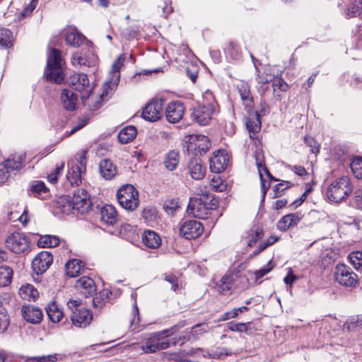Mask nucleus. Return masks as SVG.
Here are the masks:
<instances>
[{
  "mask_svg": "<svg viewBox=\"0 0 362 362\" xmlns=\"http://www.w3.org/2000/svg\"><path fill=\"white\" fill-rule=\"evenodd\" d=\"M92 206L90 195L83 188L74 190L73 196L62 197L57 202V208L63 214H69L73 210L81 214L86 213Z\"/></svg>",
  "mask_w": 362,
  "mask_h": 362,
  "instance_id": "f257e3e1",
  "label": "nucleus"
},
{
  "mask_svg": "<svg viewBox=\"0 0 362 362\" xmlns=\"http://www.w3.org/2000/svg\"><path fill=\"white\" fill-rule=\"evenodd\" d=\"M216 206L217 202L214 199L213 194L209 192H204L199 197L190 199L187 211L194 217L206 219Z\"/></svg>",
  "mask_w": 362,
  "mask_h": 362,
  "instance_id": "f03ea898",
  "label": "nucleus"
},
{
  "mask_svg": "<svg viewBox=\"0 0 362 362\" xmlns=\"http://www.w3.org/2000/svg\"><path fill=\"white\" fill-rule=\"evenodd\" d=\"M183 327L182 324H177L169 329L153 334L141 348L145 353H155L157 351L166 349L170 346L168 337L172 336Z\"/></svg>",
  "mask_w": 362,
  "mask_h": 362,
  "instance_id": "7ed1b4c3",
  "label": "nucleus"
},
{
  "mask_svg": "<svg viewBox=\"0 0 362 362\" xmlns=\"http://www.w3.org/2000/svg\"><path fill=\"white\" fill-rule=\"evenodd\" d=\"M88 151L83 149L68 161L69 170L66 179L71 185H79L86 173Z\"/></svg>",
  "mask_w": 362,
  "mask_h": 362,
  "instance_id": "20e7f679",
  "label": "nucleus"
},
{
  "mask_svg": "<svg viewBox=\"0 0 362 362\" xmlns=\"http://www.w3.org/2000/svg\"><path fill=\"white\" fill-rule=\"evenodd\" d=\"M351 191L349 178L343 176L332 182L327 189V196L330 202L339 203L348 197Z\"/></svg>",
  "mask_w": 362,
  "mask_h": 362,
  "instance_id": "39448f33",
  "label": "nucleus"
},
{
  "mask_svg": "<svg viewBox=\"0 0 362 362\" xmlns=\"http://www.w3.org/2000/svg\"><path fill=\"white\" fill-rule=\"evenodd\" d=\"M46 78L56 83H61L64 78L61 52L54 48L52 49L47 58Z\"/></svg>",
  "mask_w": 362,
  "mask_h": 362,
  "instance_id": "423d86ee",
  "label": "nucleus"
},
{
  "mask_svg": "<svg viewBox=\"0 0 362 362\" xmlns=\"http://www.w3.org/2000/svg\"><path fill=\"white\" fill-rule=\"evenodd\" d=\"M67 305L72 310L71 320L74 326L84 328L90 324L93 320V313L90 309L80 307L81 301L69 300Z\"/></svg>",
  "mask_w": 362,
  "mask_h": 362,
  "instance_id": "0eeeda50",
  "label": "nucleus"
},
{
  "mask_svg": "<svg viewBox=\"0 0 362 362\" xmlns=\"http://www.w3.org/2000/svg\"><path fill=\"white\" fill-rule=\"evenodd\" d=\"M119 205L127 211H134L139 204V193L132 185L122 186L117 192Z\"/></svg>",
  "mask_w": 362,
  "mask_h": 362,
  "instance_id": "6e6552de",
  "label": "nucleus"
},
{
  "mask_svg": "<svg viewBox=\"0 0 362 362\" xmlns=\"http://www.w3.org/2000/svg\"><path fill=\"white\" fill-rule=\"evenodd\" d=\"M124 57L119 55L112 66L111 79L107 81L103 87V91L100 95V100H106L109 95H111L116 89L120 78V69L123 66Z\"/></svg>",
  "mask_w": 362,
  "mask_h": 362,
  "instance_id": "1a4fd4ad",
  "label": "nucleus"
},
{
  "mask_svg": "<svg viewBox=\"0 0 362 362\" xmlns=\"http://www.w3.org/2000/svg\"><path fill=\"white\" fill-rule=\"evenodd\" d=\"M335 280L346 287H354L358 283V276L352 269L344 264H337L334 268Z\"/></svg>",
  "mask_w": 362,
  "mask_h": 362,
  "instance_id": "9d476101",
  "label": "nucleus"
},
{
  "mask_svg": "<svg viewBox=\"0 0 362 362\" xmlns=\"http://www.w3.org/2000/svg\"><path fill=\"white\" fill-rule=\"evenodd\" d=\"M68 83L74 90L81 93L82 100L89 98L93 88L86 74H75L69 78Z\"/></svg>",
  "mask_w": 362,
  "mask_h": 362,
  "instance_id": "9b49d317",
  "label": "nucleus"
},
{
  "mask_svg": "<svg viewBox=\"0 0 362 362\" xmlns=\"http://www.w3.org/2000/svg\"><path fill=\"white\" fill-rule=\"evenodd\" d=\"M6 245L13 252L21 254L29 250L30 240L24 233L15 232L7 238Z\"/></svg>",
  "mask_w": 362,
  "mask_h": 362,
  "instance_id": "f8f14e48",
  "label": "nucleus"
},
{
  "mask_svg": "<svg viewBox=\"0 0 362 362\" xmlns=\"http://www.w3.org/2000/svg\"><path fill=\"white\" fill-rule=\"evenodd\" d=\"M185 146L189 153L197 155L205 154L211 148L209 137H187Z\"/></svg>",
  "mask_w": 362,
  "mask_h": 362,
  "instance_id": "ddd939ff",
  "label": "nucleus"
},
{
  "mask_svg": "<svg viewBox=\"0 0 362 362\" xmlns=\"http://www.w3.org/2000/svg\"><path fill=\"white\" fill-rule=\"evenodd\" d=\"M218 112V107L200 105L194 109L192 118L200 125H206Z\"/></svg>",
  "mask_w": 362,
  "mask_h": 362,
  "instance_id": "4468645a",
  "label": "nucleus"
},
{
  "mask_svg": "<svg viewBox=\"0 0 362 362\" xmlns=\"http://www.w3.org/2000/svg\"><path fill=\"white\" fill-rule=\"evenodd\" d=\"M203 231V225L197 220H187L180 227V235L187 240L199 238Z\"/></svg>",
  "mask_w": 362,
  "mask_h": 362,
  "instance_id": "2eb2a0df",
  "label": "nucleus"
},
{
  "mask_svg": "<svg viewBox=\"0 0 362 362\" xmlns=\"http://www.w3.org/2000/svg\"><path fill=\"white\" fill-rule=\"evenodd\" d=\"M230 157L225 149H218L214 153L210 159V169L215 173H221L224 171L229 165Z\"/></svg>",
  "mask_w": 362,
  "mask_h": 362,
  "instance_id": "dca6fc26",
  "label": "nucleus"
},
{
  "mask_svg": "<svg viewBox=\"0 0 362 362\" xmlns=\"http://www.w3.org/2000/svg\"><path fill=\"white\" fill-rule=\"evenodd\" d=\"M163 100L162 99L152 100L143 109L142 117L149 122L158 120L163 115Z\"/></svg>",
  "mask_w": 362,
  "mask_h": 362,
  "instance_id": "f3484780",
  "label": "nucleus"
},
{
  "mask_svg": "<svg viewBox=\"0 0 362 362\" xmlns=\"http://www.w3.org/2000/svg\"><path fill=\"white\" fill-rule=\"evenodd\" d=\"M53 262L52 255L47 251L37 254L32 262V268L37 274L45 272Z\"/></svg>",
  "mask_w": 362,
  "mask_h": 362,
  "instance_id": "a211bd4d",
  "label": "nucleus"
},
{
  "mask_svg": "<svg viewBox=\"0 0 362 362\" xmlns=\"http://www.w3.org/2000/svg\"><path fill=\"white\" fill-rule=\"evenodd\" d=\"M21 314L25 320L33 325L40 323L43 317L42 310L33 305H23Z\"/></svg>",
  "mask_w": 362,
  "mask_h": 362,
  "instance_id": "6ab92c4d",
  "label": "nucleus"
},
{
  "mask_svg": "<svg viewBox=\"0 0 362 362\" xmlns=\"http://www.w3.org/2000/svg\"><path fill=\"white\" fill-rule=\"evenodd\" d=\"M185 107L180 102H172L168 104L165 110L167 120L171 123L179 122L183 117Z\"/></svg>",
  "mask_w": 362,
  "mask_h": 362,
  "instance_id": "aec40b11",
  "label": "nucleus"
},
{
  "mask_svg": "<svg viewBox=\"0 0 362 362\" xmlns=\"http://www.w3.org/2000/svg\"><path fill=\"white\" fill-rule=\"evenodd\" d=\"M76 289L85 297L93 296L96 292V286L94 281L88 277L82 276L75 284Z\"/></svg>",
  "mask_w": 362,
  "mask_h": 362,
  "instance_id": "412c9836",
  "label": "nucleus"
},
{
  "mask_svg": "<svg viewBox=\"0 0 362 362\" xmlns=\"http://www.w3.org/2000/svg\"><path fill=\"white\" fill-rule=\"evenodd\" d=\"M188 169L192 178L194 180H199L205 176L206 168L199 158L192 159L188 165Z\"/></svg>",
  "mask_w": 362,
  "mask_h": 362,
  "instance_id": "4be33fe9",
  "label": "nucleus"
},
{
  "mask_svg": "<svg viewBox=\"0 0 362 362\" xmlns=\"http://www.w3.org/2000/svg\"><path fill=\"white\" fill-rule=\"evenodd\" d=\"M99 172L105 180H109L116 175L117 167L112 160L105 158L99 163Z\"/></svg>",
  "mask_w": 362,
  "mask_h": 362,
  "instance_id": "5701e85b",
  "label": "nucleus"
},
{
  "mask_svg": "<svg viewBox=\"0 0 362 362\" xmlns=\"http://www.w3.org/2000/svg\"><path fill=\"white\" fill-rule=\"evenodd\" d=\"M61 100L65 110L73 111L76 109L78 96L72 90L64 89L61 93Z\"/></svg>",
  "mask_w": 362,
  "mask_h": 362,
  "instance_id": "b1692460",
  "label": "nucleus"
},
{
  "mask_svg": "<svg viewBox=\"0 0 362 362\" xmlns=\"http://www.w3.org/2000/svg\"><path fill=\"white\" fill-rule=\"evenodd\" d=\"M100 218L104 223L108 226L115 224L117 221V214L115 208L109 204L103 206L100 209Z\"/></svg>",
  "mask_w": 362,
  "mask_h": 362,
  "instance_id": "393cba45",
  "label": "nucleus"
},
{
  "mask_svg": "<svg viewBox=\"0 0 362 362\" xmlns=\"http://www.w3.org/2000/svg\"><path fill=\"white\" fill-rule=\"evenodd\" d=\"M25 160V153H19L11 156L5 161L3 162L4 165L11 173L13 170H18L23 166Z\"/></svg>",
  "mask_w": 362,
  "mask_h": 362,
  "instance_id": "a878e982",
  "label": "nucleus"
},
{
  "mask_svg": "<svg viewBox=\"0 0 362 362\" xmlns=\"http://www.w3.org/2000/svg\"><path fill=\"white\" fill-rule=\"evenodd\" d=\"M237 88L243 105L246 108L251 109L253 107V100L249 84L245 81H240L237 84Z\"/></svg>",
  "mask_w": 362,
  "mask_h": 362,
  "instance_id": "bb28decb",
  "label": "nucleus"
},
{
  "mask_svg": "<svg viewBox=\"0 0 362 362\" xmlns=\"http://www.w3.org/2000/svg\"><path fill=\"white\" fill-rule=\"evenodd\" d=\"M144 244L150 248H157L161 244L160 237L154 231L146 230L142 235Z\"/></svg>",
  "mask_w": 362,
  "mask_h": 362,
  "instance_id": "cd10ccee",
  "label": "nucleus"
},
{
  "mask_svg": "<svg viewBox=\"0 0 362 362\" xmlns=\"http://www.w3.org/2000/svg\"><path fill=\"white\" fill-rule=\"evenodd\" d=\"M83 267L84 264L82 261L77 259H71L65 264L66 274L70 277L77 276Z\"/></svg>",
  "mask_w": 362,
  "mask_h": 362,
  "instance_id": "c85d7f7f",
  "label": "nucleus"
},
{
  "mask_svg": "<svg viewBox=\"0 0 362 362\" xmlns=\"http://www.w3.org/2000/svg\"><path fill=\"white\" fill-rule=\"evenodd\" d=\"M299 221V217L295 214H287L278 222L277 228L281 231H286L290 227L297 225Z\"/></svg>",
  "mask_w": 362,
  "mask_h": 362,
  "instance_id": "c756f323",
  "label": "nucleus"
},
{
  "mask_svg": "<svg viewBox=\"0 0 362 362\" xmlns=\"http://www.w3.org/2000/svg\"><path fill=\"white\" fill-rule=\"evenodd\" d=\"M85 40V37L74 29H70L66 34L67 44L78 47Z\"/></svg>",
  "mask_w": 362,
  "mask_h": 362,
  "instance_id": "7c9ffc66",
  "label": "nucleus"
},
{
  "mask_svg": "<svg viewBox=\"0 0 362 362\" xmlns=\"http://www.w3.org/2000/svg\"><path fill=\"white\" fill-rule=\"evenodd\" d=\"M20 296L26 300H35L38 296V291L31 284L23 285L19 289Z\"/></svg>",
  "mask_w": 362,
  "mask_h": 362,
  "instance_id": "2f4dec72",
  "label": "nucleus"
},
{
  "mask_svg": "<svg viewBox=\"0 0 362 362\" xmlns=\"http://www.w3.org/2000/svg\"><path fill=\"white\" fill-rule=\"evenodd\" d=\"M179 163V153L174 150L170 151L164 158L163 164L166 169L173 171Z\"/></svg>",
  "mask_w": 362,
  "mask_h": 362,
  "instance_id": "473e14b6",
  "label": "nucleus"
},
{
  "mask_svg": "<svg viewBox=\"0 0 362 362\" xmlns=\"http://www.w3.org/2000/svg\"><path fill=\"white\" fill-rule=\"evenodd\" d=\"M47 315L50 320L54 323L59 322L63 317L64 313L55 303H49L46 308Z\"/></svg>",
  "mask_w": 362,
  "mask_h": 362,
  "instance_id": "72a5a7b5",
  "label": "nucleus"
},
{
  "mask_svg": "<svg viewBox=\"0 0 362 362\" xmlns=\"http://www.w3.org/2000/svg\"><path fill=\"white\" fill-rule=\"evenodd\" d=\"M233 284V276L232 275L223 276L220 282L216 284L217 290L219 293L226 294L232 288Z\"/></svg>",
  "mask_w": 362,
  "mask_h": 362,
  "instance_id": "f704fd0d",
  "label": "nucleus"
},
{
  "mask_svg": "<svg viewBox=\"0 0 362 362\" xmlns=\"http://www.w3.org/2000/svg\"><path fill=\"white\" fill-rule=\"evenodd\" d=\"M59 244V238L51 235L42 236L37 242V245L40 247H54Z\"/></svg>",
  "mask_w": 362,
  "mask_h": 362,
  "instance_id": "c9c22d12",
  "label": "nucleus"
},
{
  "mask_svg": "<svg viewBox=\"0 0 362 362\" xmlns=\"http://www.w3.org/2000/svg\"><path fill=\"white\" fill-rule=\"evenodd\" d=\"M13 270L7 266L0 267V287L8 286L12 279Z\"/></svg>",
  "mask_w": 362,
  "mask_h": 362,
  "instance_id": "e433bc0d",
  "label": "nucleus"
},
{
  "mask_svg": "<svg viewBox=\"0 0 362 362\" xmlns=\"http://www.w3.org/2000/svg\"><path fill=\"white\" fill-rule=\"evenodd\" d=\"M245 124L250 134H257L261 129V120L258 115H253L251 117H248L246 119Z\"/></svg>",
  "mask_w": 362,
  "mask_h": 362,
  "instance_id": "4c0bfd02",
  "label": "nucleus"
},
{
  "mask_svg": "<svg viewBox=\"0 0 362 362\" xmlns=\"http://www.w3.org/2000/svg\"><path fill=\"white\" fill-rule=\"evenodd\" d=\"M362 11V0H355L348 5L346 16L352 18L361 15Z\"/></svg>",
  "mask_w": 362,
  "mask_h": 362,
  "instance_id": "58836bf2",
  "label": "nucleus"
},
{
  "mask_svg": "<svg viewBox=\"0 0 362 362\" xmlns=\"http://www.w3.org/2000/svg\"><path fill=\"white\" fill-rule=\"evenodd\" d=\"M250 240L247 245L250 247H254L255 243L264 237V231L259 228H252L249 231Z\"/></svg>",
  "mask_w": 362,
  "mask_h": 362,
  "instance_id": "ea45409f",
  "label": "nucleus"
},
{
  "mask_svg": "<svg viewBox=\"0 0 362 362\" xmlns=\"http://www.w3.org/2000/svg\"><path fill=\"white\" fill-rule=\"evenodd\" d=\"M351 169L357 179L362 178V158L359 156L354 157L351 163Z\"/></svg>",
  "mask_w": 362,
  "mask_h": 362,
  "instance_id": "a19ab883",
  "label": "nucleus"
},
{
  "mask_svg": "<svg viewBox=\"0 0 362 362\" xmlns=\"http://www.w3.org/2000/svg\"><path fill=\"white\" fill-rule=\"evenodd\" d=\"M9 325V317L6 308L0 301V333L6 331Z\"/></svg>",
  "mask_w": 362,
  "mask_h": 362,
  "instance_id": "79ce46f5",
  "label": "nucleus"
},
{
  "mask_svg": "<svg viewBox=\"0 0 362 362\" xmlns=\"http://www.w3.org/2000/svg\"><path fill=\"white\" fill-rule=\"evenodd\" d=\"M110 295H112V292L110 291L103 290L100 293L99 296H95L93 298L92 302L93 306L96 308H102Z\"/></svg>",
  "mask_w": 362,
  "mask_h": 362,
  "instance_id": "37998d69",
  "label": "nucleus"
},
{
  "mask_svg": "<svg viewBox=\"0 0 362 362\" xmlns=\"http://www.w3.org/2000/svg\"><path fill=\"white\" fill-rule=\"evenodd\" d=\"M344 326H346L349 331H353L362 327V315L350 317L346 322Z\"/></svg>",
  "mask_w": 362,
  "mask_h": 362,
  "instance_id": "c03bdc74",
  "label": "nucleus"
},
{
  "mask_svg": "<svg viewBox=\"0 0 362 362\" xmlns=\"http://www.w3.org/2000/svg\"><path fill=\"white\" fill-rule=\"evenodd\" d=\"M47 192V188L46 187L45 183L42 181H36L30 187V194H33L35 197H38L43 193Z\"/></svg>",
  "mask_w": 362,
  "mask_h": 362,
  "instance_id": "a18cd8bd",
  "label": "nucleus"
},
{
  "mask_svg": "<svg viewBox=\"0 0 362 362\" xmlns=\"http://www.w3.org/2000/svg\"><path fill=\"white\" fill-rule=\"evenodd\" d=\"M11 32L6 28H0V45L4 47H8L11 45Z\"/></svg>",
  "mask_w": 362,
  "mask_h": 362,
  "instance_id": "49530a36",
  "label": "nucleus"
},
{
  "mask_svg": "<svg viewBox=\"0 0 362 362\" xmlns=\"http://www.w3.org/2000/svg\"><path fill=\"white\" fill-rule=\"evenodd\" d=\"M71 63L73 65H79V66H90V61L86 58L85 54H83L81 52H76L75 53L71 59Z\"/></svg>",
  "mask_w": 362,
  "mask_h": 362,
  "instance_id": "de8ad7c7",
  "label": "nucleus"
},
{
  "mask_svg": "<svg viewBox=\"0 0 362 362\" xmlns=\"http://www.w3.org/2000/svg\"><path fill=\"white\" fill-rule=\"evenodd\" d=\"M37 2V0H31L30 4L19 12L18 15V21H21L22 19L29 16L35 8Z\"/></svg>",
  "mask_w": 362,
  "mask_h": 362,
  "instance_id": "09e8293b",
  "label": "nucleus"
},
{
  "mask_svg": "<svg viewBox=\"0 0 362 362\" xmlns=\"http://www.w3.org/2000/svg\"><path fill=\"white\" fill-rule=\"evenodd\" d=\"M202 104H206V106H211L215 107H218V105L215 100L214 93L210 90H206L202 93Z\"/></svg>",
  "mask_w": 362,
  "mask_h": 362,
  "instance_id": "8fccbe9b",
  "label": "nucleus"
},
{
  "mask_svg": "<svg viewBox=\"0 0 362 362\" xmlns=\"http://www.w3.org/2000/svg\"><path fill=\"white\" fill-rule=\"evenodd\" d=\"M57 357L55 354L40 356L28 357L23 362H56Z\"/></svg>",
  "mask_w": 362,
  "mask_h": 362,
  "instance_id": "3c124183",
  "label": "nucleus"
},
{
  "mask_svg": "<svg viewBox=\"0 0 362 362\" xmlns=\"http://www.w3.org/2000/svg\"><path fill=\"white\" fill-rule=\"evenodd\" d=\"M351 264L356 269H358L362 266V252L356 251L349 255Z\"/></svg>",
  "mask_w": 362,
  "mask_h": 362,
  "instance_id": "603ef678",
  "label": "nucleus"
},
{
  "mask_svg": "<svg viewBox=\"0 0 362 362\" xmlns=\"http://www.w3.org/2000/svg\"><path fill=\"white\" fill-rule=\"evenodd\" d=\"M64 168V163L62 162L59 165H57L54 170L48 175L47 178L52 183H56L59 176L62 175Z\"/></svg>",
  "mask_w": 362,
  "mask_h": 362,
  "instance_id": "864d4df0",
  "label": "nucleus"
},
{
  "mask_svg": "<svg viewBox=\"0 0 362 362\" xmlns=\"http://www.w3.org/2000/svg\"><path fill=\"white\" fill-rule=\"evenodd\" d=\"M270 71L269 68H266L262 74H258L257 76L258 83L265 84L273 81L274 76L269 74Z\"/></svg>",
  "mask_w": 362,
  "mask_h": 362,
  "instance_id": "5fc2aeb1",
  "label": "nucleus"
},
{
  "mask_svg": "<svg viewBox=\"0 0 362 362\" xmlns=\"http://www.w3.org/2000/svg\"><path fill=\"white\" fill-rule=\"evenodd\" d=\"M304 142L313 153L316 154L319 152L320 144L315 137H304Z\"/></svg>",
  "mask_w": 362,
  "mask_h": 362,
  "instance_id": "6e6d98bb",
  "label": "nucleus"
},
{
  "mask_svg": "<svg viewBox=\"0 0 362 362\" xmlns=\"http://www.w3.org/2000/svg\"><path fill=\"white\" fill-rule=\"evenodd\" d=\"M119 129L117 136H136L137 130L133 125H128L122 128L117 127L116 130Z\"/></svg>",
  "mask_w": 362,
  "mask_h": 362,
  "instance_id": "4d7b16f0",
  "label": "nucleus"
},
{
  "mask_svg": "<svg viewBox=\"0 0 362 362\" xmlns=\"http://www.w3.org/2000/svg\"><path fill=\"white\" fill-rule=\"evenodd\" d=\"M279 240V238L274 236H270L266 241L261 243L259 246L258 250L253 252L254 255L259 254L261 252L264 250L267 247L273 245Z\"/></svg>",
  "mask_w": 362,
  "mask_h": 362,
  "instance_id": "13d9d810",
  "label": "nucleus"
},
{
  "mask_svg": "<svg viewBox=\"0 0 362 362\" xmlns=\"http://www.w3.org/2000/svg\"><path fill=\"white\" fill-rule=\"evenodd\" d=\"M352 204L354 207L362 210V189L354 191Z\"/></svg>",
  "mask_w": 362,
  "mask_h": 362,
  "instance_id": "bf43d9fd",
  "label": "nucleus"
},
{
  "mask_svg": "<svg viewBox=\"0 0 362 362\" xmlns=\"http://www.w3.org/2000/svg\"><path fill=\"white\" fill-rule=\"evenodd\" d=\"M228 329L233 332H245L247 331V324L231 322L228 324Z\"/></svg>",
  "mask_w": 362,
  "mask_h": 362,
  "instance_id": "052dcab7",
  "label": "nucleus"
},
{
  "mask_svg": "<svg viewBox=\"0 0 362 362\" xmlns=\"http://www.w3.org/2000/svg\"><path fill=\"white\" fill-rule=\"evenodd\" d=\"M255 161L256 165L258 169L259 177H262V169L261 167H262V164L264 163V154L262 150H257L255 151Z\"/></svg>",
  "mask_w": 362,
  "mask_h": 362,
  "instance_id": "680f3d73",
  "label": "nucleus"
},
{
  "mask_svg": "<svg viewBox=\"0 0 362 362\" xmlns=\"http://www.w3.org/2000/svg\"><path fill=\"white\" fill-rule=\"evenodd\" d=\"M286 186L285 187H284V183H279L274 187V188H273L274 195H273L272 198H277V197H281L283 194L284 191L289 187V185H288L289 182H286Z\"/></svg>",
  "mask_w": 362,
  "mask_h": 362,
  "instance_id": "e2e57ef3",
  "label": "nucleus"
},
{
  "mask_svg": "<svg viewBox=\"0 0 362 362\" xmlns=\"http://www.w3.org/2000/svg\"><path fill=\"white\" fill-rule=\"evenodd\" d=\"M210 185L216 192H223L226 187V185L221 182L220 178H213Z\"/></svg>",
  "mask_w": 362,
  "mask_h": 362,
  "instance_id": "0e129e2a",
  "label": "nucleus"
},
{
  "mask_svg": "<svg viewBox=\"0 0 362 362\" xmlns=\"http://www.w3.org/2000/svg\"><path fill=\"white\" fill-rule=\"evenodd\" d=\"M164 279L171 284V289L176 291L180 288L178 279L173 274H165Z\"/></svg>",
  "mask_w": 362,
  "mask_h": 362,
  "instance_id": "69168bd1",
  "label": "nucleus"
},
{
  "mask_svg": "<svg viewBox=\"0 0 362 362\" xmlns=\"http://www.w3.org/2000/svg\"><path fill=\"white\" fill-rule=\"evenodd\" d=\"M269 112H270V107H269V105L267 103L262 101L259 104V107L256 111L255 115H258L259 117L260 118L262 116H265L267 114H269Z\"/></svg>",
  "mask_w": 362,
  "mask_h": 362,
  "instance_id": "338daca9",
  "label": "nucleus"
},
{
  "mask_svg": "<svg viewBox=\"0 0 362 362\" xmlns=\"http://www.w3.org/2000/svg\"><path fill=\"white\" fill-rule=\"evenodd\" d=\"M11 172L8 170V168L4 165V163L0 164V185L3 183L6 182V180L10 177Z\"/></svg>",
  "mask_w": 362,
  "mask_h": 362,
  "instance_id": "774afa93",
  "label": "nucleus"
}]
</instances>
